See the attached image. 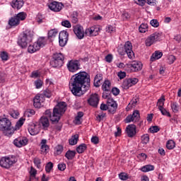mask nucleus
Wrapping results in <instances>:
<instances>
[{
	"mask_svg": "<svg viewBox=\"0 0 181 181\" xmlns=\"http://www.w3.org/2000/svg\"><path fill=\"white\" fill-rule=\"evenodd\" d=\"M26 114H28V117H32V115H35V112L34 110L28 109V110H27V111H26Z\"/></svg>",
	"mask_w": 181,
	"mask_h": 181,
	"instance_id": "64",
	"label": "nucleus"
},
{
	"mask_svg": "<svg viewBox=\"0 0 181 181\" xmlns=\"http://www.w3.org/2000/svg\"><path fill=\"white\" fill-rule=\"evenodd\" d=\"M69 145H77V142H78V134H75L71 136L69 140Z\"/></svg>",
	"mask_w": 181,
	"mask_h": 181,
	"instance_id": "36",
	"label": "nucleus"
},
{
	"mask_svg": "<svg viewBox=\"0 0 181 181\" xmlns=\"http://www.w3.org/2000/svg\"><path fill=\"white\" fill-rule=\"evenodd\" d=\"M0 131H6L8 135L13 134V127L9 119L6 117L0 119Z\"/></svg>",
	"mask_w": 181,
	"mask_h": 181,
	"instance_id": "4",
	"label": "nucleus"
},
{
	"mask_svg": "<svg viewBox=\"0 0 181 181\" xmlns=\"http://www.w3.org/2000/svg\"><path fill=\"white\" fill-rule=\"evenodd\" d=\"M33 162H34L35 166H37V168L38 169H40V163H41L40 158H35L33 159Z\"/></svg>",
	"mask_w": 181,
	"mask_h": 181,
	"instance_id": "55",
	"label": "nucleus"
},
{
	"mask_svg": "<svg viewBox=\"0 0 181 181\" xmlns=\"http://www.w3.org/2000/svg\"><path fill=\"white\" fill-rule=\"evenodd\" d=\"M83 117H84V113L83 112H78L74 120V123L76 125H81V118H83Z\"/></svg>",
	"mask_w": 181,
	"mask_h": 181,
	"instance_id": "29",
	"label": "nucleus"
},
{
	"mask_svg": "<svg viewBox=\"0 0 181 181\" xmlns=\"http://www.w3.org/2000/svg\"><path fill=\"white\" fill-rule=\"evenodd\" d=\"M40 125L42 126L43 129H47V127H50L49 118L46 116H42L40 119Z\"/></svg>",
	"mask_w": 181,
	"mask_h": 181,
	"instance_id": "25",
	"label": "nucleus"
},
{
	"mask_svg": "<svg viewBox=\"0 0 181 181\" xmlns=\"http://www.w3.org/2000/svg\"><path fill=\"white\" fill-rule=\"evenodd\" d=\"M58 169L62 172H63V170H66V163H62L58 164Z\"/></svg>",
	"mask_w": 181,
	"mask_h": 181,
	"instance_id": "62",
	"label": "nucleus"
},
{
	"mask_svg": "<svg viewBox=\"0 0 181 181\" xmlns=\"http://www.w3.org/2000/svg\"><path fill=\"white\" fill-rule=\"evenodd\" d=\"M90 81V74L86 71H81L72 76L69 81V88L74 95L81 97L83 95V87L84 92L88 91Z\"/></svg>",
	"mask_w": 181,
	"mask_h": 181,
	"instance_id": "1",
	"label": "nucleus"
},
{
	"mask_svg": "<svg viewBox=\"0 0 181 181\" xmlns=\"http://www.w3.org/2000/svg\"><path fill=\"white\" fill-rule=\"evenodd\" d=\"M78 13L76 11H74L72 15L71 16V19L73 23H77L78 22Z\"/></svg>",
	"mask_w": 181,
	"mask_h": 181,
	"instance_id": "40",
	"label": "nucleus"
},
{
	"mask_svg": "<svg viewBox=\"0 0 181 181\" xmlns=\"http://www.w3.org/2000/svg\"><path fill=\"white\" fill-rule=\"evenodd\" d=\"M16 163V158L12 156H4L0 159V166L4 169H9Z\"/></svg>",
	"mask_w": 181,
	"mask_h": 181,
	"instance_id": "5",
	"label": "nucleus"
},
{
	"mask_svg": "<svg viewBox=\"0 0 181 181\" xmlns=\"http://www.w3.org/2000/svg\"><path fill=\"white\" fill-rule=\"evenodd\" d=\"M47 42V41L45 37H40V38H38L37 42H35V43L38 45L40 49L41 47H45V46H46Z\"/></svg>",
	"mask_w": 181,
	"mask_h": 181,
	"instance_id": "31",
	"label": "nucleus"
},
{
	"mask_svg": "<svg viewBox=\"0 0 181 181\" xmlns=\"http://www.w3.org/2000/svg\"><path fill=\"white\" fill-rule=\"evenodd\" d=\"M107 104L109 112H110V114H115V111H117V108H118V104H117V102H115L112 98H107Z\"/></svg>",
	"mask_w": 181,
	"mask_h": 181,
	"instance_id": "15",
	"label": "nucleus"
},
{
	"mask_svg": "<svg viewBox=\"0 0 181 181\" xmlns=\"http://www.w3.org/2000/svg\"><path fill=\"white\" fill-rule=\"evenodd\" d=\"M129 18H131V16L127 12H124L122 14V19H123V21H128V19H129Z\"/></svg>",
	"mask_w": 181,
	"mask_h": 181,
	"instance_id": "60",
	"label": "nucleus"
},
{
	"mask_svg": "<svg viewBox=\"0 0 181 181\" xmlns=\"http://www.w3.org/2000/svg\"><path fill=\"white\" fill-rule=\"evenodd\" d=\"M28 16V14L25 12H20L18 13L16 17L17 19L21 22V21H25L26 19V17Z\"/></svg>",
	"mask_w": 181,
	"mask_h": 181,
	"instance_id": "38",
	"label": "nucleus"
},
{
	"mask_svg": "<svg viewBox=\"0 0 181 181\" xmlns=\"http://www.w3.org/2000/svg\"><path fill=\"white\" fill-rule=\"evenodd\" d=\"M171 110L175 114H177V112H179V105L177 104V103L174 102V103H171Z\"/></svg>",
	"mask_w": 181,
	"mask_h": 181,
	"instance_id": "42",
	"label": "nucleus"
},
{
	"mask_svg": "<svg viewBox=\"0 0 181 181\" xmlns=\"http://www.w3.org/2000/svg\"><path fill=\"white\" fill-rule=\"evenodd\" d=\"M98 29L94 27L90 28H88L85 31V34L88 35V36H97L98 35Z\"/></svg>",
	"mask_w": 181,
	"mask_h": 181,
	"instance_id": "26",
	"label": "nucleus"
},
{
	"mask_svg": "<svg viewBox=\"0 0 181 181\" xmlns=\"http://www.w3.org/2000/svg\"><path fill=\"white\" fill-rule=\"evenodd\" d=\"M32 40H33V32L26 30L19 37L18 40V45L22 49H26L28 47V45L31 43Z\"/></svg>",
	"mask_w": 181,
	"mask_h": 181,
	"instance_id": "3",
	"label": "nucleus"
},
{
	"mask_svg": "<svg viewBox=\"0 0 181 181\" xmlns=\"http://www.w3.org/2000/svg\"><path fill=\"white\" fill-rule=\"evenodd\" d=\"M36 88H42V86H43V81L40 79H37L34 83Z\"/></svg>",
	"mask_w": 181,
	"mask_h": 181,
	"instance_id": "51",
	"label": "nucleus"
},
{
	"mask_svg": "<svg viewBox=\"0 0 181 181\" xmlns=\"http://www.w3.org/2000/svg\"><path fill=\"white\" fill-rule=\"evenodd\" d=\"M160 36H162V34L160 33H154L151 34L146 40V46H152L153 43H156V42L159 40V37H160Z\"/></svg>",
	"mask_w": 181,
	"mask_h": 181,
	"instance_id": "8",
	"label": "nucleus"
},
{
	"mask_svg": "<svg viewBox=\"0 0 181 181\" xmlns=\"http://www.w3.org/2000/svg\"><path fill=\"white\" fill-rule=\"evenodd\" d=\"M159 131H160V129H159V127L158 126H153L150 128V132H151V134L159 132Z\"/></svg>",
	"mask_w": 181,
	"mask_h": 181,
	"instance_id": "57",
	"label": "nucleus"
},
{
	"mask_svg": "<svg viewBox=\"0 0 181 181\" xmlns=\"http://www.w3.org/2000/svg\"><path fill=\"white\" fill-rule=\"evenodd\" d=\"M28 132L33 136L37 135L40 132V128L39 125L35 124V123H30L28 125Z\"/></svg>",
	"mask_w": 181,
	"mask_h": 181,
	"instance_id": "20",
	"label": "nucleus"
},
{
	"mask_svg": "<svg viewBox=\"0 0 181 181\" xmlns=\"http://www.w3.org/2000/svg\"><path fill=\"white\" fill-rule=\"evenodd\" d=\"M139 30L140 33H145V32L148 31V24L146 23H142L141 25L139 27Z\"/></svg>",
	"mask_w": 181,
	"mask_h": 181,
	"instance_id": "41",
	"label": "nucleus"
},
{
	"mask_svg": "<svg viewBox=\"0 0 181 181\" xmlns=\"http://www.w3.org/2000/svg\"><path fill=\"white\" fill-rule=\"evenodd\" d=\"M55 152L57 155H60L63 152V146L58 145L55 147Z\"/></svg>",
	"mask_w": 181,
	"mask_h": 181,
	"instance_id": "53",
	"label": "nucleus"
},
{
	"mask_svg": "<svg viewBox=\"0 0 181 181\" xmlns=\"http://www.w3.org/2000/svg\"><path fill=\"white\" fill-rule=\"evenodd\" d=\"M139 121V111L134 110L132 115H128L124 119L126 124H129V122H136Z\"/></svg>",
	"mask_w": 181,
	"mask_h": 181,
	"instance_id": "13",
	"label": "nucleus"
},
{
	"mask_svg": "<svg viewBox=\"0 0 181 181\" xmlns=\"http://www.w3.org/2000/svg\"><path fill=\"white\" fill-rule=\"evenodd\" d=\"M129 67L132 71H139V70H142V63L138 61H133Z\"/></svg>",
	"mask_w": 181,
	"mask_h": 181,
	"instance_id": "23",
	"label": "nucleus"
},
{
	"mask_svg": "<svg viewBox=\"0 0 181 181\" xmlns=\"http://www.w3.org/2000/svg\"><path fill=\"white\" fill-rule=\"evenodd\" d=\"M139 101V99L136 98H134L133 99H132V100L126 107V111H129V110H131L132 108L136 107V104H138Z\"/></svg>",
	"mask_w": 181,
	"mask_h": 181,
	"instance_id": "28",
	"label": "nucleus"
},
{
	"mask_svg": "<svg viewBox=\"0 0 181 181\" xmlns=\"http://www.w3.org/2000/svg\"><path fill=\"white\" fill-rule=\"evenodd\" d=\"M102 81H100V79L95 78L94 82H93L95 87H100V86H101Z\"/></svg>",
	"mask_w": 181,
	"mask_h": 181,
	"instance_id": "63",
	"label": "nucleus"
},
{
	"mask_svg": "<svg viewBox=\"0 0 181 181\" xmlns=\"http://www.w3.org/2000/svg\"><path fill=\"white\" fill-rule=\"evenodd\" d=\"M175 60H176V57H175L174 55H170L168 57V64H173V63H175Z\"/></svg>",
	"mask_w": 181,
	"mask_h": 181,
	"instance_id": "52",
	"label": "nucleus"
},
{
	"mask_svg": "<svg viewBox=\"0 0 181 181\" xmlns=\"http://www.w3.org/2000/svg\"><path fill=\"white\" fill-rule=\"evenodd\" d=\"M25 4V1L23 0H13L11 3V5L13 9H21L23 5Z\"/></svg>",
	"mask_w": 181,
	"mask_h": 181,
	"instance_id": "24",
	"label": "nucleus"
},
{
	"mask_svg": "<svg viewBox=\"0 0 181 181\" xmlns=\"http://www.w3.org/2000/svg\"><path fill=\"white\" fill-rule=\"evenodd\" d=\"M40 153L42 155H47L49 152L50 147L47 145V139H42L40 144Z\"/></svg>",
	"mask_w": 181,
	"mask_h": 181,
	"instance_id": "18",
	"label": "nucleus"
},
{
	"mask_svg": "<svg viewBox=\"0 0 181 181\" xmlns=\"http://www.w3.org/2000/svg\"><path fill=\"white\" fill-rule=\"evenodd\" d=\"M102 90L103 91H111V82L108 80L105 81L102 86Z\"/></svg>",
	"mask_w": 181,
	"mask_h": 181,
	"instance_id": "33",
	"label": "nucleus"
},
{
	"mask_svg": "<svg viewBox=\"0 0 181 181\" xmlns=\"http://www.w3.org/2000/svg\"><path fill=\"white\" fill-rule=\"evenodd\" d=\"M150 24L153 28H158L159 27V21H158V20H156V19L151 20V22H150Z\"/></svg>",
	"mask_w": 181,
	"mask_h": 181,
	"instance_id": "54",
	"label": "nucleus"
},
{
	"mask_svg": "<svg viewBox=\"0 0 181 181\" xmlns=\"http://www.w3.org/2000/svg\"><path fill=\"white\" fill-rule=\"evenodd\" d=\"M119 179H120V180H128V174H127L126 173H120L119 174Z\"/></svg>",
	"mask_w": 181,
	"mask_h": 181,
	"instance_id": "48",
	"label": "nucleus"
},
{
	"mask_svg": "<svg viewBox=\"0 0 181 181\" xmlns=\"http://www.w3.org/2000/svg\"><path fill=\"white\" fill-rule=\"evenodd\" d=\"M126 132L129 138H133L136 135V126L135 124H129L126 128Z\"/></svg>",
	"mask_w": 181,
	"mask_h": 181,
	"instance_id": "21",
	"label": "nucleus"
},
{
	"mask_svg": "<svg viewBox=\"0 0 181 181\" xmlns=\"http://www.w3.org/2000/svg\"><path fill=\"white\" fill-rule=\"evenodd\" d=\"M49 9L53 12H60L63 9V4L59 1H52L48 5Z\"/></svg>",
	"mask_w": 181,
	"mask_h": 181,
	"instance_id": "17",
	"label": "nucleus"
},
{
	"mask_svg": "<svg viewBox=\"0 0 181 181\" xmlns=\"http://www.w3.org/2000/svg\"><path fill=\"white\" fill-rule=\"evenodd\" d=\"M141 172H151V170H155V166L152 165H146L141 168Z\"/></svg>",
	"mask_w": 181,
	"mask_h": 181,
	"instance_id": "37",
	"label": "nucleus"
},
{
	"mask_svg": "<svg viewBox=\"0 0 181 181\" xmlns=\"http://www.w3.org/2000/svg\"><path fill=\"white\" fill-rule=\"evenodd\" d=\"M74 33L78 39L81 40L84 38V28L83 26L80 25L74 26Z\"/></svg>",
	"mask_w": 181,
	"mask_h": 181,
	"instance_id": "16",
	"label": "nucleus"
},
{
	"mask_svg": "<svg viewBox=\"0 0 181 181\" xmlns=\"http://www.w3.org/2000/svg\"><path fill=\"white\" fill-rule=\"evenodd\" d=\"M124 49L129 59H132L135 58V53H134V51L132 50V43H131V42L127 41L125 42Z\"/></svg>",
	"mask_w": 181,
	"mask_h": 181,
	"instance_id": "10",
	"label": "nucleus"
},
{
	"mask_svg": "<svg viewBox=\"0 0 181 181\" xmlns=\"http://www.w3.org/2000/svg\"><path fill=\"white\" fill-rule=\"evenodd\" d=\"M42 95L43 98L45 97H47V98H50V97H52V92L50 91V90L46 89L45 90H44Z\"/></svg>",
	"mask_w": 181,
	"mask_h": 181,
	"instance_id": "50",
	"label": "nucleus"
},
{
	"mask_svg": "<svg viewBox=\"0 0 181 181\" xmlns=\"http://www.w3.org/2000/svg\"><path fill=\"white\" fill-rule=\"evenodd\" d=\"M134 2L140 6H145V4H146V0H134Z\"/></svg>",
	"mask_w": 181,
	"mask_h": 181,
	"instance_id": "58",
	"label": "nucleus"
},
{
	"mask_svg": "<svg viewBox=\"0 0 181 181\" xmlns=\"http://www.w3.org/2000/svg\"><path fill=\"white\" fill-rule=\"evenodd\" d=\"M69 40V33L67 31H61L59 35V43L61 47H64Z\"/></svg>",
	"mask_w": 181,
	"mask_h": 181,
	"instance_id": "11",
	"label": "nucleus"
},
{
	"mask_svg": "<svg viewBox=\"0 0 181 181\" xmlns=\"http://www.w3.org/2000/svg\"><path fill=\"white\" fill-rule=\"evenodd\" d=\"M0 57L3 62H6L9 59V56L8 55V52L4 51L0 54Z\"/></svg>",
	"mask_w": 181,
	"mask_h": 181,
	"instance_id": "43",
	"label": "nucleus"
},
{
	"mask_svg": "<svg viewBox=\"0 0 181 181\" xmlns=\"http://www.w3.org/2000/svg\"><path fill=\"white\" fill-rule=\"evenodd\" d=\"M141 142L142 144H148L149 142V134H144L141 136Z\"/></svg>",
	"mask_w": 181,
	"mask_h": 181,
	"instance_id": "47",
	"label": "nucleus"
},
{
	"mask_svg": "<svg viewBox=\"0 0 181 181\" xmlns=\"http://www.w3.org/2000/svg\"><path fill=\"white\" fill-rule=\"evenodd\" d=\"M88 103L91 105V107H98V103H100V97L98 96V94H92L88 100Z\"/></svg>",
	"mask_w": 181,
	"mask_h": 181,
	"instance_id": "19",
	"label": "nucleus"
},
{
	"mask_svg": "<svg viewBox=\"0 0 181 181\" xmlns=\"http://www.w3.org/2000/svg\"><path fill=\"white\" fill-rule=\"evenodd\" d=\"M35 21L37 23H38L39 24L40 23H43L44 21H45V17H43V15L38 13L35 18Z\"/></svg>",
	"mask_w": 181,
	"mask_h": 181,
	"instance_id": "45",
	"label": "nucleus"
},
{
	"mask_svg": "<svg viewBox=\"0 0 181 181\" xmlns=\"http://www.w3.org/2000/svg\"><path fill=\"white\" fill-rule=\"evenodd\" d=\"M162 56H163V53H162V52L156 51L151 57L150 60L151 62H155V60H159V59H160Z\"/></svg>",
	"mask_w": 181,
	"mask_h": 181,
	"instance_id": "30",
	"label": "nucleus"
},
{
	"mask_svg": "<svg viewBox=\"0 0 181 181\" xmlns=\"http://www.w3.org/2000/svg\"><path fill=\"white\" fill-rule=\"evenodd\" d=\"M138 159H139V160H146V158H148V156L146 153H139L137 156Z\"/></svg>",
	"mask_w": 181,
	"mask_h": 181,
	"instance_id": "56",
	"label": "nucleus"
},
{
	"mask_svg": "<svg viewBox=\"0 0 181 181\" xmlns=\"http://www.w3.org/2000/svg\"><path fill=\"white\" fill-rule=\"evenodd\" d=\"M91 142L92 144H94V145H97L98 144H99L100 139H98V137L95 136L91 138Z\"/></svg>",
	"mask_w": 181,
	"mask_h": 181,
	"instance_id": "61",
	"label": "nucleus"
},
{
	"mask_svg": "<svg viewBox=\"0 0 181 181\" xmlns=\"http://www.w3.org/2000/svg\"><path fill=\"white\" fill-rule=\"evenodd\" d=\"M75 156H76L75 151L69 150L68 151H66L65 154V157L67 158L69 160H72V159H74Z\"/></svg>",
	"mask_w": 181,
	"mask_h": 181,
	"instance_id": "34",
	"label": "nucleus"
},
{
	"mask_svg": "<svg viewBox=\"0 0 181 181\" xmlns=\"http://www.w3.org/2000/svg\"><path fill=\"white\" fill-rule=\"evenodd\" d=\"M138 81H139V80L136 78H130L125 79L123 81L122 88H124V90H128L129 87H132V86H135V84H136Z\"/></svg>",
	"mask_w": 181,
	"mask_h": 181,
	"instance_id": "12",
	"label": "nucleus"
},
{
	"mask_svg": "<svg viewBox=\"0 0 181 181\" xmlns=\"http://www.w3.org/2000/svg\"><path fill=\"white\" fill-rule=\"evenodd\" d=\"M37 50H40V48L39 47V45L36 42H34L33 45H30L28 48V53H35V52H37Z\"/></svg>",
	"mask_w": 181,
	"mask_h": 181,
	"instance_id": "27",
	"label": "nucleus"
},
{
	"mask_svg": "<svg viewBox=\"0 0 181 181\" xmlns=\"http://www.w3.org/2000/svg\"><path fill=\"white\" fill-rule=\"evenodd\" d=\"M64 64V56L62 53H57L53 55L52 59L50 61L52 67H62Z\"/></svg>",
	"mask_w": 181,
	"mask_h": 181,
	"instance_id": "6",
	"label": "nucleus"
},
{
	"mask_svg": "<svg viewBox=\"0 0 181 181\" xmlns=\"http://www.w3.org/2000/svg\"><path fill=\"white\" fill-rule=\"evenodd\" d=\"M53 169V163L52 162H49L45 166V170L47 173H50V170Z\"/></svg>",
	"mask_w": 181,
	"mask_h": 181,
	"instance_id": "49",
	"label": "nucleus"
},
{
	"mask_svg": "<svg viewBox=\"0 0 181 181\" xmlns=\"http://www.w3.org/2000/svg\"><path fill=\"white\" fill-rule=\"evenodd\" d=\"M175 146V141L173 140H168L166 144V148L169 150L173 149Z\"/></svg>",
	"mask_w": 181,
	"mask_h": 181,
	"instance_id": "44",
	"label": "nucleus"
},
{
	"mask_svg": "<svg viewBox=\"0 0 181 181\" xmlns=\"http://www.w3.org/2000/svg\"><path fill=\"white\" fill-rule=\"evenodd\" d=\"M66 110L67 104L66 102H61L54 107L52 115L51 110H47L45 111V117L50 118V121L52 124H57V122L60 121V117L66 112Z\"/></svg>",
	"mask_w": 181,
	"mask_h": 181,
	"instance_id": "2",
	"label": "nucleus"
},
{
	"mask_svg": "<svg viewBox=\"0 0 181 181\" xmlns=\"http://www.w3.org/2000/svg\"><path fill=\"white\" fill-rule=\"evenodd\" d=\"M45 101L43 98V94H37L34 98V103L33 105L35 108H40V105H42V103Z\"/></svg>",
	"mask_w": 181,
	"mask_h": 181,
	"instance_id": "22",
	"label": "nucleus"
},
{
	"mask_svg": "<svg viewBox=\"0 0 181 181\" xmlns=\"http://www.w3.org/2000/svg\"><path fill=\"white\" fill-rule=\"evenodd\" d=\"M87 150V144H81L76 148V152L78 153H84V151Z\"/></svg>",
	"mask_w": 181,
	"mask_h": 181,
	"instance_id": "35",
	"label": "nucleus"
},
{
	"mask_svg": "<svg viewBox=\"0 0 181 181\" xmlns=\"http://www.w3.org/2000/svg\"><path fill=\"white\" fill-rule=\"evenodd\" d=\"M62 26H64L65 28H71V23H70V21L65 20L62 22Z\"/></svg>",
	"mask_w": 181,
	"mask_h": 181,
	"instance_id": "59",
	"label": "nucleus"
},
{
	"mask_svg": "<svg viewBox=\"0 0 181 181\" xmlns=\"http://www.w3.org/2000/svg\"><path fill=\"white\" fill-rule=\"evenodd\" d=\"M165 96L162 95L157 102V107H158V110L160 111L163 115H165L166 117H169L170 118V117H172V115H170V112H168L166 109L163 108V105H165Z\"/></svg>",
	"mask_w": 181,
	"mask_h": 181,
	"instance_id": "7",
	"label": "nucleus"
},
{
	"mask_svg": "<svg viewBox=\"0 0 181 181\" xmlns=\"http://www.w3.org/2000/svg\"><path fill=\"white\" fill-rule=\"evenodd\" d=\"M19 23H21V22L19 21V20L18 19L16 16L12 17L8 21V25H10V26H18V25H19Z\"/></svg>",
	"mask_w": 181,
	"mask_h": 181,
	"instance_id": "32",
	"label": "nucleus"
},
{
	"mask_svg": "<svg viewBox=\"0 0 181 181\" xmlns=\"http://www.w3.org/2000/svg\"><path fill=\"white\" fill-rule=\"evenodd\" d=\"M57 33H59V31H57V29L50 30L48 32V37H49V39H52L53 37H56V36H57Z\"/></svg>",
	"mask_w": 181,
	"mask_h": 181,
	"instance_id": "39",
	"label": "nucleus"
},
{
	"mask_svg": "<svg viewBox=\"0 0 181 181\" xmlns=\"http://www.w3.org/2000/svg\"><path fill=\"white\" fill-rule=\"evenodd\" d=\"M67 69L71 73H76L77 70H80V62L77 60H71L67 64Z\"/></svg>",
	"mask_w": 181,
	"mask_h": 181,
	"instance_id": "9",
	"label": "nucleus"
},
{
	"mask_svg": "<svg viewBox=\"0 0 181 181\" xmlns=\"http://www.w3.org/2000/svg\"><path fill=\"white\" fill-rule=\"evenodd\" d=\"M29 142V139L26 137H18L14 139L13 145L17 148H22V146H26L28 143Z\"/></svg>",
	"mask_w": 181,
	"mask_h": 181,
	"instance_id": "14",
	"label": "nucleus"
},
{
	"mask_svg": "<svg viewBox=\"0 0 181 181\" xmlns=\"http://www.w3.org/2000/svg\"><path fill=\"white\" fill-rule=\"evenodd\" d=\"M106 114L105 112H100L97 116H96V121H98L99 122H101L104 118H105Z\"/></svg>",
	"mask_w": 181,
	"mask_h": 181,
	"instance_id": "46",
	"label": "nucleus"
}]
</instances>
